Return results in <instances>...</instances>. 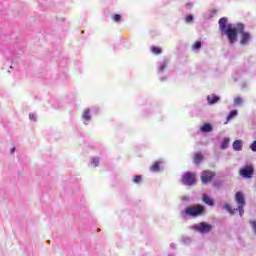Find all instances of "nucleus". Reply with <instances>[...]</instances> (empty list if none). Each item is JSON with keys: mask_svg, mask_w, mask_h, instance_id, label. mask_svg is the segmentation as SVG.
Returning a JSON list of instances; mask_svg holds the SVG:
<instances>
[{"mask_svg": "<svg viewBox=\"0 0 256 256\" xmlns=\"http://www.w3.org/2000/svg\"><path fill=\"white\" fill-rule=\"evenodd\" d=\"M219 24V29L224 33V35L227 36L228 42H230V45H233L234 43L237 42V37H238V31L237 28H228L226 30V25H227V18L222 17L218 21Z\"/></svg>", "mask_w": 256, "mask_h": 256, "instance_id": "1", "label": "nucleus"}, {"mask_svg": "<svg viewBox=\"0 0 256 256\" xmlns=\"http://www.w3.org/2000/svg\"><path fill=\"white\" fill-rule=\"evenodd\" d=\"M204 213H205L204 206L193 205V206L186 207L184 212H182V215H186L190 217H198V216L204 215Z\"/></svg>", "mask_w": 256, "mask_h": 256, "instance_id": "2", "label": "nucleus"}, {"mask_svg": "<svg viewBox=\"0 0 256 256\" xmlns=\"http://www.w3.org/2000/svg\"><path fill=\"white\" fill-rule=\"evenodd\" d=\"M182 183L189 187L195 185L196 174H193L192 172H186L184 175H182Z\"/></svg>", "mask_w": 256, "mask_h": 256, "instance_id": "3", "label": "nucleus"}, {"mask_svg": "<svg viewBox=\"0 0 256 256\" xmlns=\"http://www.w3.org/2000/svg\"><path fill=\"white\" fill-rule=\"evenodd\" d=\"M193 228L201 234H207L212 231L213 226L206 222H200L197 225H194Z\"/></svg>", "mask_w": 256, "mask_h": 256, "instance_id": "4", "label": "nucleus"}, {"mask_svg": "<svg viewBox=\"0 0 256 256\" xmlns=\"http://www.w3.org/2000/svg\"><path fill=\"white\" fill-rule=\"evenodd\" d=\"M239 175L246 179H251L254 175V166L246 165L243 168H240Z\"/></svg>", "mask_w": 256, "mask_h": 256, "instance_id": "5", "label": "nucleus"}, {"mask_svg": "<svg viewBox=\"0 0 256 256\" xmlns=\"http://www.w3.org/2000/svg\"><path fill=\"white\" fill-rule=\"evenodd\" d=\"M216 176L215 172L203 171L201 174V181L203 184L210 183L213 180V177Z\"/></svg>", "mask_w": 256, "mask_h": 256, "instance_id": "6", "label": "nucleus"}, {"mask_svg": "<svg viewBox=\"0 0 256 256\" xmlns=\"http://www.w3.org/2000/svg\"><path fill=\"white\" fill-rule=\"evenodd\" d=\"M239 33L242 34V39H240V44L246 45L251 40V35L249 32H244L245 29L242 24H240Z\"/></svg>", "mask_w": 256, "mask_h": 256, "instance_id": "7", "label": "nucleus"}, {"mask_svg": "<svg viewBox=\"0 0 256 256\" xmlns=\"http://www.w3.org/2000/svg\"><path fill=\"white\" fill-rule=\"evenodd\" d=\"M235 201L238 204V206H245L246 205L245 196L243 195L242 192H236Z\"/></svg>", "mask_w": 256, "mask_h": 256, "instance_id": "8", "label": "nucleus"}, {"mask_svg": "<svg viewBox=\"0 0 256 256\" xmlns=\"http://www.w3.org/2000/svg\"><path fill=\"white\" fill-rule=\"evenodd\" d=\"M232 149L236 152H240L243 149V142L242 140H235L234 143H232Z\"/></svg>", "mask_w": 256, "mask_h": 256, "instance_id": "9", "label": "nucleus"}, {"mask_svg": "<svg viewBox=\"0 0 256 256\" xmlns=\"http://www.w3.org/2000/svg\"><path fill=\"white\" fill-rule=\"evenodd\" d=\"M203 160H204V156L202 155L201 152H197L196 154H194V157H193L194 164L200 165V163Z\"/></svg>", "mask_w": 256, "mask_h": 256, "instance_id": "10", "label": "nucleus"}, {"mask_svg": "<svg viewBox=\"0 0 256 256\" xmlns=\"http://www.w3.org/2000/svg\"><path fill=\"white\" fill-rule=\"evenodd\" d=\"M202 201L206 204V205H209V206H213L214 205V201L213 199L206 195V194H203L202 196Z\"/></svg>", "mask_w": 256, "mask_h": 256, "instance_id": "11", "label": "nucleus"}, {"mask_svg": "<svg viewBox=\"0 0 256 256\" xmlns=\"http://www.w3.org/2000/svg\"><path fill=\"white\" fill-rule=\"evenodd\" d=\"M207 101L209 102V105H214L219 101V97L211 94L210 96H207Z\"/></svg>", "mask_w": 256, "mask_h": 256, "instance_id": "12", "label": "nucleus"}, {"mask_svg": "<svg viewBox=\"0 0 256 256\" xmlns=\"http://www.w3.org/2000/svg\"><path fill=\"white\" fill-rule=\"evenodd\" d=\"M162 164V162H155L152 164V166L149 168V170L152 173H158L160 171V165Z\"/></svg>", "mask_w": 256, "mask_h": 256, "instance_id": "13", "label": "nucleus"}, {"mask_svg": "<svg viewBox=\"0 0 256 256\" xmlns=\"http://www.w3.org/2000/svg\"><path fill=\"white\" fill-rule=\"evenodd\" d=\"M212 130H213V127L210 124H203V126L201 127V131L203 133H210L212 132Z\"/></svg>", "mask_w": 256, "mask_h": 256, "instance_id": "14", "label": "nucleus"}, {"mask_svg": "<svg viewBox=\"0 0 256 256\" xmlns=\"http://www.w3.org/2000/svg\"><path fill=\"white\" fill-rule=\"evenodd\" d=\"M230 140L229 138H224L222 144L220 145V149L225 150L229 146Z\"/></svg>", "mask_w": 256, "mask_h": 256, "instance_id": "15", "label": "nucleus"}, {"mask_svg": "<svg viewBox=\"0 0 256 256\" xmlns=\"http://www.w3.org/2000/svg\"><path fill=\"white\" fill-rule=\"evenodd\" d=\"M151 53L155 54V55L162 54V48L153 46V47H151Z\"/></svg>", "mask_w": 256, "mask_h": 256, "instance_id": "16", "label": "nucleus"}, {"mask_svg": "<svg viewBox=\"0 0 256 256\" xmlns=\"http://www.w3.org/2000/svg\"><path fill=\"white\" fill-rule=\"evenodd\" d=\"M237 114H238L237 110H232L230 114H228L227 116V121L233 119L234 117H237Z\"/></svg>", "mask_w": 256, "mask_h": 256, "instance_id": "17", "label": "nucleus"}, {"mask_svg": "<svg viewBox=\"0 0 256 256\" xmlns=\"http://www.w3.org/2000/svg\"><path fill=\"white\" fill-rule=\"evenodd\" d=\"M82 118H84L85 121H89L91 119L90 111L85 110L84 114L82 115Z\"/></svg>", "mask_w": 256, "mask_h": 256, "instance_id": "18", "label": "nucleus"}, {"mask_svg": "<svg viewBox=\"0 0 256 256\" xmlns=\"http://www.w3.org/2000/svg\"><path fill=\"white\" fill-rule=\"evenodd\" d=\"M202 44L200 41L194 43V45L192 46L193 50H199L201 48Z\"/></svg>", "mask_w": 256, "mask_h": 256, "instance_id": "19", "label": "nucleus"}, {"mask_svg": "<svg viewBox=\"0 0 256 256\" xmlns=\"http://www.w3.org/2000/svg\"><path fill=\"white\" fill-rule=\"evenodd\" d=\"M165 69H167V61L162 62V64L159 67V71L163 72Z\"/></svg>", "mask_w": 256, "mask_h": 256, "instance_id": "20", "label": "nucleus"}, {"mask_svg": "<svg viewBox=\"0 0 256 256\" xmlns=\"http://www.w3.org/2000/svg\"><path fill=\"white\" fill-rule=\"evenodd\" d=\"M142 182V176L141 175H136L135 177H134V183L135 184H139V183H141Z\"/></svg>", "mask_w": 256, "mask_h": 256, "instance_id": "21", "label": "nucleus"}, {"mask_svg": "<svg viewBox=\"0 0 256 256\" xmlns=\"http://www.w3.org/2000/svg\"><path fill=\"white\" fill-rule=\"evenodd\" d=\"M112 20H114L116 23H119L121 21V15L114 14V16L112 17Z\"/></svg>", "mask_w": 256, "mask_h": 256, "instance_id": "22", "label": "nucleus"}, {"mask_svg": "<svg viewBox=\"0 0 256 256\" xmlns=\"http://www.w3.org/2000/svg\"><path fill=\"white\" fill-rule=\"evenodd\" d=\"M234 103H235L236 105H241V104L243 103V99L240 98V97L235 98V99H234Z\"/></svg>", "mask_w": 256, "mask_h": 256, "instance_id": "23", "label": "nucleus"}, {"mask_svg": "<svg viewBox=\"0 0 256 256\" xmlns=\"http://www.w3.org/2000/svg\"><path fill=\"white\" fill-rule=\"evenodd\" d=\"M245 206H238V211H239V214H240V217L243 216V214L245 213V210L243 209Z\"/></svg>", "mask_w": 256, "mask_h": 256, "instance_id": "24", "label": "nucleus"}, {"mask_svg": "<svg viewBox=\"0 0 256 256\" xmlns=\"http://www.w3.org/2000/svg\"><path fill=\"white\" fill-rule=\"evenodd\" d=\"M185 21L186 23H191L193 21V16L192 15L186 16Z\"/></svg>", "mask_w": 256, "mask_h": 256, "instance_id": "25", "label": "nucleus"}, {"mask_svg": "<svg viewBox=\"0 0 256 256\" xmlns=\"http://www.w3.org/2000/svg\"><path fill=\"white\" fill-rule=\"evenodd\" d=\"M250 149L252 150V152H256V140L253 141V143L250 146Z\"/></svg>", "mask_w": 256, "mask_h": 256, "instance_id": "26", "label": "nucleus"}, {"mask_svg": "<svg viewBox=\"0 0 256 256\" xmlns=\"http://www.w3.org/2000/svg\"><path fill=\"white\" fill-rule=\"evenodd\" d=\"M224 208H226V210H227L228 212H230V213L234 214V211H233V210H231V206H230V204H226V205H224Z\"/></svg>", "mask_w": 256, "mask_h": 256, "instance_id": "27", "label": "nucleus"}, {"mask_svg": "<svg viewBox=\"0 0 256 256\" xmlns=\"http://www.w3.org/2000/svg\"><path fill=\"white\" fill-rule=\"evenodd\" d=\"M99 163H100V158H94L93 159V164H94L95 167H97Z\"/></svg>", "mask_w": 256, "mask_h": 256, "instance_id": "28", "label": "nucleus"}, {"mask_svg": "<svg viewBox=\"0 0 256 256\" xmlns=\"http://www.w3.org/2000/svg\"><path fill=\"white\" fill-rule=\"evenodd\" d=\"M30 120H36L35 114H30Z\"/></svg>", "mask_w": 256, "mask_h": 256, "instance_id": "29", "label": "nucleus"}, {"mask_svg": "<svg viewBox=\"0 0 256 256\" xmlns=\"http://www.w3.org/2000/svg\"><path fill=\"white\" fill-rule=\"evenodd\" d=\"M14 152H15V147H12L11 153H14Z\"/></svg>", "mask_w": 256, "mask_h": 256, "instance_id": "30", "label": "nucleus"}]
</instances>
